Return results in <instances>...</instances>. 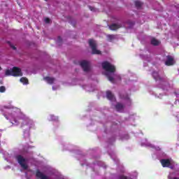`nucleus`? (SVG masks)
<instances>
[{
  "mask_svg": "<svg viewBox=\"0 0 179 179\" xmlns=\"http://www.w3.org/2000/svg\"><path fill=\"white\" fill-rule=\"evenodd\" d=\"M89 44H90V47L92 50V54H96L97 55L101 54V51H100L99 49H97V43H96V41H94L93 39H90Z\"/></svg>",
  "mask_w": 179,
  "mask_h": 179,
  "instance_id": "0eeeda50",
  "label": "nucleus"
},
{
  "mask_svg": "<svg viewBox=\"0 0 179 179\" xmlns=\"http://www.w3.org/2000/svg\"><path fill=\"white\" fill-rule=\"evenodd\" d=\"M121 27V24H113L109 27L110 30H117Z\"/></svg>",
  "mask_w": 179,
  "mask_h": 179,
  "instance_id": "2eb2a0df",
  "label": "nucleus"
},
{
  "mask_svg": "<svg viewBox=\"0 0 179 179\" xmlns=\"http://www.w3.org/2000/svg\"><path fill=\"white\" fill-rule=\"evenodd\" d=\"M57 89H58V87H52V90H57Z\"/></svg>",
  "mask_w": 179,
  "mask_h": 179,
  "instance_id": "bb28decb",
  "label": "nucleus"
},
{
  "mask_svg": "<svg viewBox=\"0 0 179 179\" xmlns=\"http://www.w3.org/2000/svg\"><path fill=\"white\" fill-rule=\"evenodd\" d=\"M108 38L110 41H112V40H114V38H115V36L114 35H108Z\"/></svg>",
  "mask_w": 179,
  "mask_h": 179,
  "instance_id": "412c9836",
  "label": "nucleus"
},
{
  "mask_svg": "<svg viewBox=\"0 0 179 179\" xmlns=\"http://www.w3.org/2000/svg\"><path fill=\"white\" fill-rule=\"evenodd\" d=\"M106 97L108 100H110V101H114V100H115L114 95L110 91L106 92Z\"/></svg>",
  "mask_w": 179,
  "mask_h": 179,
  "instance_id": "ddd939ff",
  "label": "nucleus"
},
{
  "mask_svg": "<svg viewBox=\"0 0 179 179\" xmlns=\"http://www.w3.org/2000/svg\"><path fill=\"white\" fill-rule=\"evenodd\" d=\"M20 82H21V83H23L24 85H29V80H27V78L24 77L21 78Z\"/></svg>",
  "mask_w": 179,
  "mask_h": 179,
  "instance_id": "a211bd4d",
  "label": "nucleus"
},
{
  "mask_svg": "<svg viewBox=\"0 0 179 179\" xmlns=\"http://www.w3.org/2000/svg\"><path fill=\"white\" fill-rule=\"evenodd\" d=\"M135 5L137 8H139V7L142 6V3H141V1H136Z\"/></svg>",
  "mask_w": 179,
  "mask_h": 179,
  "instance_id": "4be33fe9",
  "label": "nucleus"
},
{
  "mask_svg": "<svg viewBox=\"0 0 179 179\" xmlns=\"http://www.w3.org/2000/svg\"><path fill=\"white\" fill-rule=\"evenodd\" d=\"M49 121H58V117L54 115H50L48 117Z\"/></svg>",
  "mask_w": 179,
  "mask_h": 179,
  "instance_id": "f3484780",
  "label": "nucleus"
},
{
  "mask_svg": "<svg viewBox=\"0 0 179 179\" xmlns=\"http://www.w3.org/2000/svg\"><path fill=\"white\" fill-rule=\"evenodd\" d=\"M168 179H179V171L174 173H170L168 176Z\"/></svg>",
  "mask_w": 179,
  "mask_h": 179,
  "instance_id": "9b49d317",
  "label": "nucleus"
},
{
  "mask_svg": "<svg viewBox=\"0 0 179 179\" xmlns=\"http://www.w3.org/2000/svg\"><path fill=\"white\" fill-rule=\"evenodd\" d=\"M151 44H152V45H159V44H160V42L156 38H152L151 40Z\"/></svg>",
  "mask_w": 179,
  "mask_h": 179,
  "instance_id": "6ab92c4d",
  "label": "nucleus"
},
{
  "mask_svg": "<svg viewBox=\"0 0 179 179\" xmlns=\"http://www.w3.org/2000/svg\"><path fill=\"white\" fill-rule=\"evenodd\" d=\"M36 177L40 179H50L48 176L44 174L43 172L40 171L39 170L36 171Z\"/></svg>",
  "mask_w": 179,
  "mask_h": 179,
  "instance_id": "1a4fd4ad",
  "label": "nucleus"
},
{
  "mask_svg": "<svg viewBox=\"0 0 179 179\" xmlns=\"http://www.w3.org/2000/svg\"><path fill=\"white\" fill-rule=\"evenodd\" d=\"M44 80H45L50 85H52V83H54V82H55V79L52 78L51 77H45V78H44Z\"/></svg>",
  "mask_w": 179,
  "mask_h": 179,
  "instance_id": "dca6fc26",
  "label": "nucleus"
},
{
  "mask_svg": "<svg viewBox=\"0 0 179 179\" xmlns=\"http://www.w3.org/2000/svg\"><path fill=\"white\" fill-rule=\"evenodd\" d=\"M2 111L5 118L8 120L14 127L20 125L22 128L27 130L33 129L35 127L34 122L23 113L19 108L12 106H4Z\"/></svg>",
  "mask_w": 179,
  "mask_h": 179,
  "instance_id": "f257e3e1",
  "label": "nucleus"
},
{
  "mask_svg": "<svg viewBox=\"0 0 179 179\" xmlns=\"http://www.w3.org/2000/svg\"><path fill=\"white\" fill-rule=\"evenodd\" d=\"M165 64L168 66H170L171 65H174V64H176V61H174V58H173V57L168 56Z\"/></svg>",
  "mask_w": 179,
  "mask_h": 179,
  "instance_id": "9d476101",
  "label": "nucleus"
},
{
  "mask_svg": "<svg viewBox=\"0 0 179 179\" xmlns=\"http://www.w3.org/2000/svg\"><path fill=\"white\" fill-rule=\"evenodd\" d=\"M116 110L120 113H124V110H125V106H122L121 103H117L116 105Z\"/></svg>",
  "mask_w": 179,
  "mask_h": 179,
  "instance_id": "4468645a",
  "label": "nucleus"
},
{
  "mask_svg": "<svg viewBox=\"0 0 179 179\" xmlns=\"http://www.w3.org/2000/svg\"><path fill=\"white\" fill-rule=\"evenodd\" d=\"M102 68L104 69V75L107 76L108 80L112 83H115L117 80H121V76L118 74H115V66L110 64L108 62H103L102 63Z\"/></svg>",
  "mask_w": 179,
  "mask_h": 179,
  "instance_id": "f03ea898",
  "label": "nucleus"
},
{
  "mask_svg": "<svg viewBox=\"0 0 179 179\" xmlns=\"http://www.w3.org/2000/svg\"><path fill=\"white\" fill-rule=\"evenodd\" d=\"M0 136H1V134H0Z\"/></svg>",
  "mask_w": 179,
  "mask_h": 179,
  "instance_id": "c85d7f7f",
  "label": "nucleus"
},
{
  "mask_svg": "<svg viewBox=\"0 0 179 179\" xmlns=\"http://www.w3.org/2000/svg\"><path fill=\"white\" fill-rule=\"evenodd\" d=\"M6 90V88H5V87L3 86L0 87V93H4Z\"/></svg>",
  "mask_w": 179,
  "mask_h": 179,
  "instance_id": "5701e85b",
  "label": "nucleus"
},
{
  "mask_svg": "<svg viewBox=\"0 0 179 179\" xmlns=\"http://www.w3.org/2000/svg\"><path fill=\"white\" fill-rule=\"evenodd\" d=\"M162 167H169V169H176L177 164L171 159H163L160 160Z\"/></svg>",
  "mask_w": 179,
  "mask_h": 179,
  "instance_id": "39448f33",
  "label": "nucleus"
},
{
  "mask_svg": "<svg viewBox=\"0 0 179 179\" xmlns=\"http://www.w3.org/2000/svg\"><path fill=\"white\" fill-rule=\"evenodd\" d=\"M6 76H22L23 73L22 70L17 67H13V69H7L5 73Z\"/></svg>",
  "mask_w": 179,
  "mask_h": 179,
  "instance_id": "20e7f679",
  "label": "nucleus"
},
{
  "mask_svg": "<svg viewBox=\"0 0 179 179\" xmlns=\"http://www.w3.org/2000/svg\"><path fill=\"white\" fill-rule=\"evenodd\" d=\"M1 66H0V71H1Z\"/></svg>",
  "mask_w": 179,
  "mask_h": 179,
  "instance_id": "cd10ccee",
  "label": "nucleus"
},
{
  "mask_svg": "<svg viewBox=\"0 0 179 179\" xmlns=\"http://www.w3.org/2000/svg\"><path fill=\"white\" fill-rule=\"evenodd\" d=\"M24 138H29V136H30V134H29V132H24Z\"/></svg>",
  "mask_w": 179,
  "mask_h": 179,
  "instance_id": "b1692460",
  "label": "nucleus"
},
{
  "mask_svg": "<svg viewBox=\"0 0 179 179\" xmlns=\"http://www.w3.org/2000/svg\"><path fill=\"white\" fill-rule=\"evenodd\" d=\"M90 10H92L93 12H94V10H95V8L92 6H90Z\"/></svg>",
  "mask_w": 179,
  "mask_h": 179,
  "instance_id": "a878e982",
  "label": "nucleus"
},
{
  "mask_svg": "<svg viewBox=\"0 0 179 179\" xmlns=\"http://www.w3.org/2000/svg\"><path fill=\"white\" fill-rule=\"evenodd\" d=\"M45 23H50V18H45Z\"/></svg>",
  "mask_w": 179,
  "mask_h": 179,
  "instance_id": "393cba45",
  "label": "nucleus"
},
{
  "mask_svg": "<svg viewBox=\"0 0 179 179\" xmlns=\"http://www.w3.org/2000/svg\"><path fill=\"white\" fill-rule=\"evenodd\" d=\"M16 160L18 162L20 166L23 169V170H28L29 165H27L28 161L22 155H17L15 157Z\"/></svg>",
  "mask_w": 179,
  "mask_h": 179,
  "instance_id": "423d86ee",
  "label": "nucleus"
},
{
  "mask_svg": "<svg viewBox=\"0 0 179 179\" xmlns=\"http://www.w3.org/2000/svg\"><path fill=\"white\" fill-rule=\"evenodd\" d=\"M80 65L83 68L84 72H89V71H90L89 62L86 60H83L80 62Z\"/></svg>",
  "mask_w": 179,
  "mask_h": 179,
  "instance_id": "6e6552de",
  "label": "nucleus"
},
{
  "mask_svg": "<svg viewBox=\"0 0 179 179\" xmlns=\"http://www.w3.org/2000/svg\"><path fill=\"white\" fill-rule=\"evenodd\" d=\"M145 143H142L141 146H148L149 148H152L155 150L159 151L160 150V148L157 147L155 148V146L152 145L150 143L148 142V141H145Z\"/></svg>",
  "mask_w": 179,
  "mask_h": 179,
  "instance_id": "f8f14e48",
  "label": "nucleus"
},
{
  "mask_svg": "<svg viewBox=\"0 0 179 179\" xmlns=\"http://www.w3.org/2000/svg\"><path fill=\"white\" fill-rule=\"evenodd\" d=\"M125 103H126V106H131V99H129V97H126L124 99Z\"/></svg>",
  "mask_w": 179,
  "mask_h": 179,
  "instance_id": "aec40b11",
  "label": "nucleus"
},
{
  "mask_svg": "<svg viewBox=\"0 0 179 179\" xmlns=\"http://www.w3.org/2000/svg\"><path fill=\"white\" fill-rule=\"evenodd\" d=\"M152 76L154 79H155V80L159 81V83L162 85L161 87L162 89H163V90L169 91L171 90V87H170V84H169V83L167 82V80H166V79L160 78V76H159V73L154 71L152 73Z\"/></svg>",
  "mask_w": 179,
  "mask_h": 179,
  "instance_id": "7ed1b4c3",
  "label": "nucleus"
}]
</instances>
